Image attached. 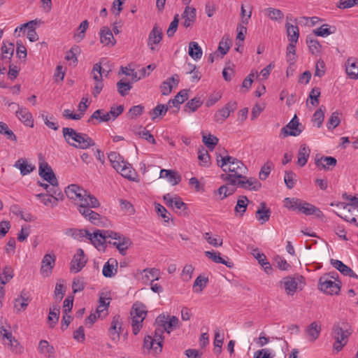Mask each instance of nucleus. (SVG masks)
<instances>
[{
  "instance_id": "obj_1",
  "label": "nucleus",
  "mask_w": 358,
  "mask_h": 358,
  "mask_svg": "<svg viewBox=\"0 0 358 358\" xmlns=\"http://www.w3.org/2000/svg\"><path fill=\"white\" fill-rule=\"evenodd\" d=\"M217 163L224 172L227 171L231 172L229 174L221 175V178L224 181L229 182V184L233 179L236 178V180L238 178H241V176L247 170L246 166L241 161L231 156L222 157L221 154L217 155Z\"/></svg>"
},
{
  "instance_id": "obj_2",
  "label": "nucleus",
  "mask_w": 358,
  "mask_h": 358,
  "mask_svg": "<svg viewBox=\"0 0 358 358\" xmlns=\"http://www.w3.org/2000/svg\"><path fill=\"white\" fill-rule=\"evenodd\" d=\"M66 196L71 200L76 201L77 208L80 205H90L91 206H99L100 203L98 199L90 192L83 189L78 185L72 184L65 189Z\"/></svg>"
},
{
  "instance_id": "obj_3",
  "label": "nucleus",
  "mask_w": 358,
  "mask_h": 358,
  "mask_svg": "<svg viewBox=\"0 0 358 358\" xmlns=\"http://www.w3.org/2000/svg\"><path fill=\"white\" fill-rule=\"evenodd\" d=\"M63 136L70 145L79 149H87L94 145V141L87 134L77 132L69 127L62 129Z\"/></svg>"
},
{
  "instance_id": "obj_4",
  "label": "nucleus",
  "mask_w": 358,
  "mask_h": 358,
  "mask_svg": "<svg viewBox=\"0 0 358 358\" xmlns=\"http://www.w3.org/2000/svg\"><path fill=\"white\" fill-rule=\"evenodd\" d=\"M347 327L348 324L342 322L334 324L332 327L331 336L335 340L333 348L337 352L342 350L343 348L346 345L348 338L352 334V331Z\"/></svg>"
},
{
  "instance_id": "obj_5",
  "label": "nucleus",
  "mask_w": 358,
  "mask_h": 358,
  "mask_svg": "<svg viewBox=\"0 0 358 358\" xmlns=\"http://www.w3.org/2000/svg\"><path fill=\"white\" fill-rule=\"evenodd\" d=\"M108 157L113 167L117 172L120 173L124 178L128 179L132 178L133 171L131 165L124 162L118 153L111 152L109 153Z\"/></svg>"
},
{
  "instance_id": "obj_6",
  "label": "nucleus",
  "mask_w": 358,
  "mask_h": 358,
  "mask_svg": "<svg viewBox=\"0 0 358 358\" xmlns=\"http://www.w3.org/2000/svg\"><path fill=\"white\" fill-rule=\"evenodd\" d=\"M106 234L111 239L108 241V243L115 246L122 255H125L128 248L132 245L131 240L129 237L113 231L109 230V232H106Z\"/></svg>"
},
{
  "instance_id": "obj_7",
  "label": "nucleus",
  "mask_w": 358,
  "mask_h": 358,
  "mask_svg": "<svg viewBox=\"0 0 358 358\" xmlns=\"http://www.w3.org/2000/svg\"><path fill=\"white\" fill-rule=\"evenodd\" d=\"M99 207V206H91L90 205H80L79 207H78V210L92 224L101 226L103 223V220H106L105 217H102L99 213L92 210V208H97Z\"/></svg>"
},
{
  "instance_id": "obj_8",
  "label": "nucleus",
  "mask_w": 358,
  "mask_h": 358,
  "mask_svg": "<svg viewBox=\"0 0 358 358\" xmlns=\"http://www.w3.org/2000/svg\"><path fill=\"white\" fill-rule=\"evenodd\" d=\"M287 295L293 296L298 288V284H305V279L302 275L287 276L280 281Z\"/></svg>"
},
{
  "instance_id": "obj_9",
  "label": "nucleus",
  "mask_w": 358,
  "mask_h": 358,
  "mask_svg": "<svg viewBox=\"0 0 358 358\" xmlns=\"http://www.w3.org/2000/svg\"><path fill=\"white\" fill-rule=\"evenodd\" d=\"M230 185L253 191H257L262 187V184L257 179L252 178H248L243 175L241 176V178H238L236 180V178L233 179Z\"/></svg>"
},
{
  "instance_id": "obj_10",
  "label": "nucleus",
  "mask_w": 358,
  "mask_h": 358,
  "mask_svg": "<svg viewBox=\"0 0 358 358\" xmlns=\"http://www.w3.org/2000/svg\"><path fill=\"white\" fill-rule=\"evenodd\" d=\"M318 287L322 292L330 295L338 294L341 289L338 283L330 280L328 275L320 278Z\"/></svg>"
},
{
  "instance_id": "obj_11",
  "label": "nucleus",
  "mask_w": 358,
  "mask_h": 358,
  "mask_svg": "<svg viewBox=\"0 0 358 358\" xmlns=\"http://www.w3.org/2000/svg\"><path fill=\"white\" fill-rule=\"evenodd\" d=\"M156 323L168 334L179 327V320L176 316L166 317L164 315H160L157 317Z\"/></svg>"
},
{
  "instance_id": "obj_12",
  "label": "nucleus",
  "mask_w": 358,
  "mask_h": 358,
  "mask_svg": "<svg viewBox=\"0 0 358 358\" xmlns=\"http://www.w3.org/2000/svg\"><path fill=\"white\" fill-rule=\"evenodd\" d=\"M56 257L52 253L45 254L41 261L40 272L43 277H48L52 273L55 265Z\"/></svg>"
},
{
  "instance_id": "obj_13",
  "label": "nucleus",
  "mask_w": 358,
  "mask_h": 358,
  "mask_svg": "<svg viewBox=\"0 0 358 358\" xmlns=\"http://www.w3.org/2000/svg\"><path fill=\"white\" fill-rule=\"evenodd\" d=\"M163 36L162 30L157 24H155L152 31L150 32L148 39V45L151 51L155 52L159 50L158 45L161 42Z\"/></svg>"
},
{
  "instance_id": "obj_14",
  "label": "nucleus",
  "mask_w": 358,
  "mask_h": 358,
  "mask_svg": "<svg viewBox=\"0 0 358 358\" xmlns=\"http://www.w3.org/2000/svg\"><path fill=\"white\" fill-rule=\"evenodd\" d=\"M106 232H109V230H96L92 234L90 233V236H88L87 239L95 248L100 250L103 248L104 243L109 238Z\"/></svg>"
},
{
  "instance_id": "obj_15",
  "label": "nucleus",
  "mask_w": 358,
  "mask_h": 358,
  "mask_svg": "<svg viewBox=\"0 0 358 358\" xmlns=\"http://www.w3.org/2000/svg\"><path fill=\"white\" fill-rule=\"evenodd\" d=\"M86 263L87 259L85 257L84 251L79 248L71 262L70 271L74 273H78L85 266Z\"/></svg>"
},
{
  "instance_id": "obj_16",
  "label": "nucleus",
  "mask_w": 358,
  "mask_h": 358,
  "mask_svg": "<svg viewBox=\"0 0 358 358\" xmlns=\"http://www.w3.org/2000/svg\"><path fill=\"white\" fill-rule=\"evenodd\" d=\"M236 108V102L230 101L223 108L219 109L214 115V120L218 123H222Z\"/></svg>"
},
{
  "instance_id": "obj_17",
  "label": "nucleus",
  "mask_w": 358,
  "mask_h": 358,
  "mask_svg": "<svg viewBox=\"0 0 358 358\" xmlns=\"http://www.w3.org/2000/svg\"><path fill=\"white\" fill-rule=\"evenodd\" d=\"M299 120L295 115L292 120L285 127L282 128L280 134L284 137L287 136H299L301 132V130L299 129Z\"/></svg>"
},
{
  "instance_id": "obj_18",
  "label": "nucleus",
  "mask_w": 358,
  "mask_h": 358,
  "mask_svg": "<svg viewBox=\"0 0 358 358\" xmlns=\"http://www.w3.org/2000/svg\"><path fill=\"white\" fill-rule=\"evenodd\" d=\"M337 160L333 157H323L316 155L315 164L320 170L329 171L336 165Z\"/></svg>"
},
{
  "instance_id": "obj_19",
  "label": "nucleus",
  "mask_w": 358,
  "mask_h": 358,
  "mask_svg": "<svg viewBox=\"0 0 358 358\" xmlns=\"http://www.w3.org/2000/svg\"><path fill=\"white\" fill-rule=\"evenodd\" d=\"M164 201L167 206L177 210H185L187 205L180 197L177 195L172 196L170 194H166L163 196Z\"/></svg>"
},
{
  "instance_id": "obj_20",
  "label": "nucleus",
  "mask_w": 358,
  "mask_h": 358,
  "mask_svg": "<svg viewBox=\"0 0 358 358\" xmlns=\"http://www.w3.org/2000/svg\"><path fill=\"white\" fill-rule=\"evenodd\" d=\"M38 174L47 182H55L57 179L51 166L45 161L39 163Z\"/></svg>"
},
{
  "instance_id": "obj_21",
  "label": "nucleus",
  "mask_w": 358,
  "mask_h": 358,
  "mask_svg": "<svg viewBox=\"0 0 358 358\" xmlns=\"http://www.w3.org/2000/svg\"><path fill=\"white\" fill-rule=\"evenodd\" d=\"M196 10L194 7L186 6L183 13H182V19L184 20L182 25L185 28L193 26L196 21Z\"/></svg>"
},
{
  "instance_id": "obj_22",
  "label": "nucleus",
  "mask_w": 358,
  "mask_h": 358,
  "mask_svg": "<svg viewBox=\"0 0 358 358\" xmlns=\"http://www.w3.org/2000/svg\"><path fill=\"white\" fill-rule=\"evenodd\" d=\"M121 327L122 322L120 317L119 315L114 316L108 330L110 337L113 341H118L120 339V330Z\"/></svg>"
},
{
  "instance_id": "obj_23",
  "label": "nucleus",
  "mask_w": 358,
  "mask_h": 358,
  "mask_svg": "<svg viewBox=\"0 0 358 358\" xmlns=\"http://www.w3.org/2000/svg\"><path fill=\"white\" fill-rule=\"evenodd\" d=\"M321 331V326L316 322L310 323L305 329L307 338L310 342H314L319 338Z\"/></svg>"
},
{
  "instance_id": "obj_24",
  "label": "nucleus",
  "mask_w": 358,
  "mask_h": 358,
  "mask_svg": "<svg viewBox=\"0 0 358 358\" xmlns=\"http://www.w3.org/2000/svg\"><path fill=\"white\" fill-rule=\"evenodd\" d=\"M16 116L26 126L30 127H34V120L32 115L26 108L20 107L18 106V109L16 111Z\"/></svg>"
},
{
  "instance_id": "obj_25",
  "label": "nucleus",
  "mask_w": 358,
  "mask_h": 358,
  "mask_svg": "<svg viewBox=\"0 0 358 358\" xmlns=\"http://www.w3.org/2000/svg\"><path fill=\"white\" fill-rule=\"evenodd\" d=\"M107 63L108 60L106 59H102L100 63H96L94 65L91 73L95 82L102 80V74L104 73L105 71L107 72V74H108V73L111 71V69L106 70L101 66V65L105 66Z\"/></svg>"
},
{
  "instance_id": "obj_26",
  "label": "nucleus",
  "mask_w": 358,
  "mask_h": 358,
  "mask_svg": "<svg viewBox=\"0 0 358 358\" xmlns=\"http://www.w3.org/2000/svg\"><path fill=\"white\" fill-rule=\"evenodd\" d=\"M159 177L161 178H167L172 185H176L181 181V176L174 170L162 169Z\"/></svg>"
},
{
  "instance_id": "obj_27",
  "label": "nucleus",
  "mask_w": 358,
  "mask_h": 358,
  "mask_svg": "<svg viewBox=\"0 0 358 358\" xmlns=\"http://www.w3.org/2000/svg\"><path fill=\"white\" fill-rule=\"evenodd\" d=\"M100 41L102 44L108 46H113L116 43L111 30L106 27L100 31Z\"/></svg>"
},
{
  "instance_id": "obj_28",
  "label": "nucleus",
  "mask_w": 358,
  "mask_h": 358,
  "mask_svg": "<svg viewBox=\"0 0 358 358\" xmlns=\"http://www.w3.org/2000/svg\"><path fill=\"white\" fill-rule=\"evenodd\" d=\"M299 211L306 215H315L317 217H321L323 216L322 212L319 208L303 201L301 204Z\"/></svg>"
},
{
  "instance_id": "obj_29",
  "label": "nucleus",
  "mask_w": 358,
  "mask_h": 358,
  "mask_svg": "<svg viewBox=\"0 0 358 358\" xmlns=\"http://www.w3.org/2000/svg\"><path fill=\"white\" fill-rule=\"evenodd\" d=\"M357 59L355 57H350L345 63L346 73L352 79L358 78V66Z\"/></svg>"
},
{
  "instance_id": "obj_30",
  "label": "nucleus",
  "mask_w": 358,
  "mask_h": 358,
  "mask_svg": "<svg viewBox=\"0 0 358 358\" xmlns=\"http://www.w3.org/2000/svg\"><path fill=\"white\" fill-rule=\"evenodd\" d=\"M310 153V150L308 145L306 144L301 145L298 151L297 165L300 167L304 166L308 162Z\"/></svg>"
},
{
  "instance_id": "obj_31",
  "label": "nucleus",
  "mask_w": 358,
  "mask_h": 358,
  "mask_svg": "<svg viewBox=\"0 0 358 358\" xmlns=\"http://www.w3.org/2000/svg\"><path fill=\"white\" fill-rule=\"evenodd\" d=\"M117 262L116 259L110 258L105 263L103 267L102 273L106 278L113 277L117 272Z\"/></svg>"
},
{
  "instance_id": "obj_32",
  "label": "nucleus",
  "mask_w": 358,
  "mask_h": 358,
  "mask_svg": "<svg viewBox=\"0 0 358 358\" xmlns=\"http://www.w3.org/2000/svg\"><path fill=\"white\" fill-rule=\"evenodd\" d=\"M29 301L27 294L22 291L20 295L14 300V308L17 313L24 311L27 308Z\"/></svg>"
},
{
  "instance_id": "obj_33",
  "label": "nucleus",
  "mask_w": 358,
  "mask_h": 358,
  "mask_svg": "<svg viewBox=\"0 0 358 358\" xmlns=\"http://www.w3.org/2000/svg\"><path fill=\"white\" fill-rule=\"evenodd\" d=\"M261 208H259L256 211V218L257 220L262 224H264L267 221L269 220L271 216V210L267 208L266 206V203L262 202L260 203Z\"/></svg>"
},
{
  "instance_id": "obj_34",
  "label": "nucleus",
  "mask_w": 358,
  "mask_h": 358,
  "mask_svg": "<svg viewBox=\"0 0 358 358\" xmlns=\"http://www.w3.org/2000/svg\"><path fill=\"white\" fill-rule=\"evenodd\" d=\"M206 256L212 259L215 263L222 264L225 265L228 268L234 267V263L232 262L226 261L220 256V253L219 252L212 251H206Z\"/></svg>"
},
{
  "instance_id": "obj_35",
  "label": "nucleus",
  "mask_w": 358,
  "mask_h": 358,
  "mask_svg": "<svg viewBox=\"0 0 358 358\" xmlns=\"http://www.w3.org/2000/svg\"><path fill=\"white\" fill-rule=\"evenodd\" d=\"M14 166L20 171L22 176L27 175L35 169V166L29 164L24 159H19L14 164Z\"/></svg>"
},
{
  "instance_id": "obj_36",
  "label": "nucleus",
  "mask_w": 358,
  "mask_h": 358,
  "mask_svg": "<svg viewBox=\"0 0 358 358\" xmlns=\"http://www.w3.org/2000/svg\"><path fill=\"white\" fill-rule=\"evenodd\" d=\"M285 27L287 35L289 42L296 43L299 37V29L297 25H293L289 22H286Z\"/></svg>"
},
{
  "instance_id": "obj_37",
  "label": "nucleus",
  "mask_w": 358,
  "mask_h": 358,
  "mask_svg": "<svg viewBox=\"0 0 358 358\" xmlns=\"http://www.w3.org/2000/svg\"><path fill=\"white\" fill-rule=\"evenodd\" d=\"M3 338L8 341V345L10 350L15 354H21L23 352V348L20 345V343L12 335V333L3 334Z\"/></svg>"
},
{
  "instance_id": "obj_38",
  "label": "nucleus",
  "mask_w": 358,
  "mask_h": 358,
  "mask_svg": "<svg viewBox=\"0 0 358 358\" xmlns=\"http://www.w3.org/2000/svg\"><path fill=\"white\" fill-rule=\"evenodd\" d=\"M60 308L59 306L53 305L50 308L48 317V323L50 328H53L57 323L59 317Z\"/></svg>"
},
{
  "instance_id": "obj_39",
  "label": "nucleus",
  "mask_w": 358,
  "mask_h": 358,
  "mask_svg": "<svg viewBox=\"0 0 358 358\" xmlns=\"http://www.w3.org/2000/svg\"><path fill=\"white\" fill-rule=\"evenodd\" d=\"M165 331L162 327H158L155 331V335L152 337V339L156 343L157 347L154 348V351L155 353L161 352L162 350L163 343H164V336L163 334Z\"/></svg>"
},
{
  "instance_id": "obj_40",
  "label": "nucleus",
  "mask_w": 358,
  "mask_h": 358,
  "mask_svg": "<svg viewBox=\"0 0 358 358\" xmlns=\"http://www.w3.org/2000/svg\"><path fill=\"white\" fill-rule=\"evenodd\" d=\"M38 350L39 352L46 357H52L55 355V351L52 345H50L46 340L39 341Z\"/></svg>"
},
{
  "instance_id": "obj_41",
  "label": "nucleus",
  "mask_w": 358,
  "mask_h": 358,
  "mask_svg": "<svg viewBox=\"0 0 358 358\" xmlns=\"http://www.w3.org/2000/svg\"><path fill=\"white\" fill-rule=\"evenodd\" d=\"M188 54L194 60H199L201 58L203 52L198 43L192 41L189 43Z\"/></svg>"
},
{
  "instance_id": "obj_42",
  "label": "nucleus",
  "mask_w": 358,
  "mask_h": 358,
  "mask_svg": "<svg viewBox=\"0 0 358 358\" xmlns=\"http://www.w3.org/2000/svg\"><path fill=\"white\" fill-rule=\"evenodd\" d=\"M130 314L131 317H140L145 319L147 315L145 306L141 303H134Z\"/></svg>"
},
{
  "instance_id": "obj_43",
  "label": "nucleus",
  "mask_w": 358,
  "mask_h": 358,
  "mask_svg": "<svg viewBox=\"0 0 358 358\" xmlns=\"http://www.w3.org/2000/svg\"><path fill=\"white\" fill-rule=\"evenodd\" d=\"M331 264L343 275L348 276L350 273H353V271L347 265L343 264L341 261L338 259H331L330 260Z\"/></svg>"
},
{
  "instance_id": "obj_44",
  "label": "nucleus",
  "mask_w": 358,
  "mask_h": 358,
  "mask_svg": "<svg viewBox=\"0 0 358 358\" xmlns=\"http://www.w3.org/2000/svg\"><path fill=\"white\" fill-rule=\"evenodd\" d=\"M142 280L145 283L148 281L154 282L159 279V271L157 268H146L143 270Z\"/></svg>"
},
{
  "instance_id": "obj_45",
  "label": "nucleus",
  "mask_w": 358,
  "mask_h": 358,
  "mask_svg": "<svg viewBox=\"0 0 358 358\" xmlns=\"http://www.w3.org/2000/svg\"><path fill=\"white\" fill-rule=\"evenodd\" d=\"M50 183L48 189H47L46 192L48 195L50 196L51 197L55 198V199H59L63 196V194L62 193V191L58 187V180L56 179L55 182H48Z\"/></svg>"
},
{
  "instance_id": "obj_46",
  "label": "nucleus",
  "mask_w": 358,
  "mask_h": 358,
  "mask_svg": "<svg viewBox=\"0 0 358 358\" xmlns=\"http://www.w3.org/2000/svg\"><path fill=\"white\" fill-rule=\"evenodd\" d=\"M187 99L188 90H182L175 96L173 99H171L168 102V105L169 107L171 106V104H172L173 106L177 107L178 105L182 103Z\"/></svg>"
},
{
  "instance_id": "obj_47",
  "label": "nucleus",
  "mask_w": 358,
  "mask_h": 358,
  "mask_svg": "<svg viewBox=\"0 0 358 358\" xmlns=\"http://www.w3.org/2000/svg\"><path fill=\"white\" fill-rule=\"evenodd\" d=\"M171 82L174 83V84L177 85L179 83V80L178 79L175 78V76H173L164 81L160 87L162 95H168L171 93L173 87Z\"/></svg>"
},
{
  "instance_id": "obj_48",
  "label": "nucleus",
  "mask_w": 358,
  "mask_h": 358,
  "mask_svg": "<svg viewBox=\"0 0 358 358\" xmlns=\"http://www.w3.org/2000/svg\"><path fill=\"white\" fill-rule=\"evenodd\" d=\"M202 104L203 100L200 97H194L186 103L184 110L186 113L195 112Z\"/></svg>"
},
{
  "instance_id": "obj_49",
  "label": "nucleus",
  "mask_w": 358,
  "mask_h": 358,
  "mask_svg": "<svg viewBox=\"0 0 358 358\" xmlns=\"http://www.w3.org/2000/svg\"><path fill=\"white\" fill-rule=\"evenodd\" d=\"M248 202L249 200L246 196H240L234 208L235 212L243 215L246 210Z\"/></svg>"
},
{
  "instance_id": "obj_50",
  "label": "nucleus",
  "mask_w": 358,
  "mask_h": 358,
  "mask_svg": "<svg viewBox=\"0 0 358 358\" xmlns=\"http://www.w3.org/2000/svg\"><path fill=\"white\" fill-rule=\"evenodd\" d=\"M70 235L75 239L78 240L80 241H83V238H87L88 236H90V232L86 229H71L69 230Z\"/></svg>"
},
{
  "instance_id": "obj_51",
  "label": "nucleus",
  "mask_w": 358,
  "mask_h": 358,
  "mask_svg": "<svg viewBox=\"0 0 358 358\" xmlns=\"http://www.w3.org/2000/svg\"><path fill=\"white\" fill-rule=\"evenodd\" d=\"M139 131H136L135 129H133V131L141 136V138H144L149 143L152 144H156V141L154 138V136L150 133L148 130L146 129V128H143L142 127H140L138 128Z\"/></svg>"
},
{
  "instance_id": "obj_52",
  "label": "nucleus",
  "mask_w": 358,
  "mask_h": 358,
  "mask_svg": "<svg viewBox=\"0 0 358 358\" xmlns=\"http://www.w3.org/2000/svg\"><path fill=\"white\" fill-rule=\"evenodd\" d=\"M302 200L295 198H285L284 200L285 206L292 210H299Z\"/></svg>"
},
{
  "instance_id": "obj_53",
  "label": "nucleus",
  "mask_w": 358,
  "mask_h": 358,
  "mask_svg": "<svg viewBox=\"0 0 358 358\" xmlns=\"http://www.w3.org/2000/svg\"><path fill=\"white\" fill-rule=\"evenodd\" d=\"M36 196L37 198L40 199L41 202L45 206H50L52 207H55L57 205L58 199L51 197L50 196H49L48 194H45L43 193H40V194H36Z\"/></svg>"
},
{
  "instance_id": "obj_54",
  "label": "nucleus",
  "mask_w": 358,
  "mask_h": 358,
  "mask_svg": "<svg viewBox=\"0 0 358 358\" xmlns=\"http://www.w3.org/2000/svg\"><path fill=\"white\" fill-rule=\"evenodd\" d=\"M296 44L292 42L287 47V61L289 64H294L296 62Z\"/></svg>"
},
{
  "instance_id": "obj_55",
  "label": "nucleus",
  "mask_w": 358,
  "mask_h": 358,
  "mask_svg": "<svg viewBox=\"0 0 358 358\" xmlns=\"http://www.w3.org/2000/svg\"><path fill=\"white\" fill-rule=\"evenodd\" d=\"M89 27V22L87 20L83 21L78 28L77 33L74 34V38L76 41L80 42L85 38V34Z\"/></svg>"
},
{
  "instance_id": "obj_56",
  "label": "nucleus",
  "mask_w": 358,
  "mask_h": 358,
  "mask_svg": "<svg viewBox=\"0 0 358 358\" xmlns=\"http://www.w3.org/2000/svg\"><path fill=\"white\" fill-rule=\"evenodd\" d=\"M306 43L312 54H315L320 52L321 45L319 41L310 36H308L306 38Z\"/></svg>"
},
{
  "instance_id": "obj_57",
  "label": "nucleus",
  "mask_w": 358,
  "mask_h": 358,
  "mask_svg": "<svg viewBox=\"0 0 358 358\" xmlns=\"http://www.w3.org/2000/svg\"><path fill=\"white\" fill-rule=\"evenodd\" d=\"M1 51H2V55L1 58L2 59H6L10 60L14 52V44L12 43H8L6 45V43H3L1 47Z\"/></svg>"
},
{
  "instance_id": "obj_58",
  "label": "nucleus",
  "mask_w": 358,
  "mask_h": 358,
  "mask_svg": "<svg viewBox=\"0 0 358 358\" xmlns=\"http://www.w3.org/2000/svg\"><path fill=\"white\" fill-rule=\"evenodd\" d=\"M144 110V106L142 105H137L132 106L127 113V117L129 119H136L141 115Z\"/></svg>"
},
{
  "instance_id": "obj_59",
  "label": "nucleus",
  "mask_w": 358,
  "mask_h": 358,
  "mask_svg": "<svg viewBox=\"0 0 358 358\" xmlns=\"http://www.w3.org/2000/svg\"><path fill=\"white\" fill-rule=\"evenodd\" d=\"M230 185L229 182H228V184L222 185L218 189L217 193L220 195H222L221 197V199H224V198L227 197L229 195L233 194L236 191V187L234 185H231V187H229L228 185Z\"/></svg>"
},
{
  "instance_id": "obj_60",
  "label": "nucleus",
  "mask_w": 358,
  "mask_h": 358,
  "mask_svg": "<svg viewBox=\"0 0 358 358\" xmlns=\"http://www.w3.org/2000/svg\"><path fill=\"white\" fill-rule=\"evenodd\" d=\"M0 134L6 136V138L10 141H17L15 134L8 128V125L3 122H0Z\"/></svg>"
},
{
  "instance_id": "obj_61",
  "label": "nucleus",
  "mask_w": 358,
  "mask_h": 358,
  "mask_svg": "<svg viewBox=\"0 0 358 358\" xmlns=\"http://www.w3.org/2000/svg\"><path fill=\"white\" fill-rule=\"evenodd\" d=\"M169 108V105L165 106L164 104H158L150 112L152 120H154L159 116H163L166 114Z\"/></svg>"
},
{
  "instance_id": "obj_62",
  "label": "nucleus",
  "mask_w": 358,
  "mask_h": 358,
  "mask_svg": "<svg viewBox=\"0 0 358 358\" xmlns=\"http://www.w3.org/2000/svg\"><path fill=\"white\" fill-rule=\"evenodd\" d=\"M268 17L272 20H281L284 17L283 13L277 8H268L266 9Z\"/></svg>"
},
{
  "instance_id": "obj_63",
  "label": "nucleus",
  "mask_w": 358,
  "mask_h": 358,
  "mask_svg": "<svg viewBox=\"0 0 358 358\" xmlns=\"http://www.w3.org/2000/svg\"><path fill=\"white\" fill-rule=\"evenodd\" d=\"M202 141L209 150H213L218 143L219 139L216 136L209 134L208 136L203 135Z\"/></svg>"
},
{
  "instance_id": "obj_64",
  "label": "nucleus",
  "mask_w": 358,
  "mask_h": 358,
  "mask_svg": "<svg viewBox=\"0 0 358 358\" xmlns=\"http://www.w3.org/2000/svg\"><path fill=\"white\" fill-rule=\"evenodd\" d=\"M131 87L132 86L129 83L123 82L122 80L117 83V91L122 96L127 95Z\"/></svg>"
}]
</instances>
